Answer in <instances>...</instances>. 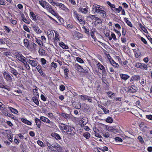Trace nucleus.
<instances>
[{
	"label": "nucleus",
	"mask_w": 152,
	"mask_h": 152,
	"mask_svg": "<svg viewBox=\"0 0 152 152\" xmlns=\"http://www.w3.org/2000/svg\"><path fill=\"white\" fill-rule=\"evenodd\" d=\"M119 75L121 79L124 80H126L130 77L128 75L124 74H121Z\"/></svg>",
	"instance_id": "nucleus-22"
},
{
	"label": "nucleus",
	"mask_w": 152,
	"mask_h": 152,
	"mask_svg": "<svg viewBox=\"0 0 152 152\" xmlns=\"http://www.w3.org/2000/svg\"><path fill=\"white\" fill-rule=\"evenodd\" d=\"M61 115L64 118L67 119L70 118V115L67 113H61Z\"/></svg>",
	"instance_id": "nucleus-35"
},
{
	"label": "nucleus",
	"mask_w": 152,
	"mask_h": 152,
	"mask_svg": "<svg viewBox=\"0 0 152 152\" xmlns=\"http://www.w3.org/2000/svg\"><path fill=\"white\" fill-rule=\"evenodd\" d=\"M94 131L95 132V136L96 137L101 138V136L99 134V130L97 129L96 128L94 129Z\"/></svg>",
	"instance_id": "nucleus-31"
},
{
	"label": "nucleus",
	"mask_w": 152,
	"mask_h": 152,
	"mask_svg": "<svg viewBox=\"0 0 152 152\" xmlns=\"http://www.w3.org/2000/svg\"><path fill=\"white\" fill-rule=\"evenodd\" d=\"M105 121L107 123H111L113 122V120L112 117L109 116L106 119Z\"/></svg>",
	"instance_id": "nucleus-45"
},
{
	"label": "nucleus",
	"mask_w": 152,
	"mask_h": 152,
	"mask_svg": "<svg viewBox=\"0 0 152 152\" xmlns=\"http://www.w3.org/2000/svg\"><path fill=\"white\" fill-rule=\"evenodd\" d=\"M94 152H105L103 150H102V148H94Z\"/></svg>",
	"instance_id": "nucleus-57"
},
{
	"label": "nucleus",
	"mask_w": 152,
	"mask_h": 152,
	"mask_svg": "<svg viewBox=\"0 0 152 152\" xmlns=\"http://www.w3.org/2000/svg\"><path fill=\"white\" fill-rule=\"evenodd\" d=\"M88 97V96L83 95H81L80 96V98L83 101H85L87 99V98Z\"/></svg>",
	"instance_id": "nucleus-58"
},
{
	"label": "nucleus",
	"mask_w": 152,
	"mask_h": 152,
	"mask_svg": "<svg viewBox=\"0 0 152 152\" xmlns=\"http://www.w3.org/2000/svg\"><path fill=\"white\" fill-rule=\"evenodd\" d=\"M91 36L92 38L94 39V40L95 41H96V40H97L96 39V38L94 35V31H92V30H91Z\"/></svg>",
	"instance_id": "nucleus-51"
},
{
	"label": "nucleus",
	"mask_w": 152,
	"mask_h": 152,
	"mask_svg": "<svg viewBox=\"0 0 152 152\" xmlns=\"http://www.w3.org/2000/svg\"><path fill=\"white\" fill-rule=\"evenodd\" d=\"M21 121L23 123L28 125H31L32 123L31 122L28 121L26 119L22 118L21 119Z\"/></svg>",
	"instance_id": "nucleus-28"
},
{
	"label": "nucleus",
	"mask_w": 152,
	"mask_h": 152,
	"mask_svg": "<svg viewBox=\"0 0 152 152\" xmlns=\"http://www.w3.org/2000/svg\"><path fill=\"white\" fill-rule=\"evenodd\" d=\"M23 29L27 32L30 33V29L25 24H24L23 26Z\"/></svg>",
	"instance_id": "nucleus-55"
},
{
	"label": "nucleus",
	"mask_w": 152,
	"mask_h": 152,
	"mask_svg": "<svg viewBox=\"0 0 152 152\" xmlns=\"http://www.w3.org/2000/svg\"><path fill=\"white\" fill-rule=\"evenodd\" d=\"M64 73L65 77L67 79L68 77V73L69 72V69L67 68H65L64 70Z\"/></svg>",
	"instance_id": "nucleus-40"
},
{
	"label": "nucleus",
	"mask_w": 152,
	"mask_h": 152,
	"mask_svg": "<svg viewBox=\"0 0 152 152\" xmlns=\"http://www.w3.org/2000/svg\"><path fill=\"white\" fill-rule=\"evenodd\" d=\"M22 20L24 23L28 24H29L30 23L31 20L29 18L26 19L24 16H22Z\"/></svg>",
	"instance_id": "nucleus-37"
},
{
	"label": "nucleus",
	"mask_w": 152,
	"mask_h": 152,
	"mask_svg": "<svg viewBox=\"0 0 152 152\" xmlns=\"http://www.w3.org/2000/svg\"><path fill=\"white\" fill-rule=\"evenodd\" d=\"M140 77L138 75H135L132 76L130 78V81L132 82L134 81H137L140 79Z\"/></svg>",
	"instance_id": "nucleus-24"
},
{
	"label": "nucleus",
	"mask_w": 152,
	"mask_h": 152,
	"mask_svg": "<svg viewBox=\"0 0 152 152\" xmlns=\"http://www.w3.org/2000/svg\"><path fill=\"white\" fill-rule=\"evenodd\" d=\"M10 132L11 131L9 130H3L1 131V133L2 135L3 136V137L5 138L7 137H9V134L10 133Z\"/></svg>",
	"instance_id": "nucleus-17"
},
{
	"label": "nucleus",
	"mask_w": 152,
	"mask_h": 152,
	"mask_svg": "<svg viewBox=\"0 0 152 152\" xmlns=\"http://www.w3.org/2000/svg\"><path fill=\"white\" fill-rule=\"evenodd\" d=\"M55 33V37L54 38L53 42L55 46H56L58 41H60L59 35L58 32L56 31H54Z\"/></svg>",
	"instance_id": "nucleus-11"
},
{
	"label": "nucleus",
	"mask_w": 152,
	"mask_h": 152,
	"mask_svg": "<svg viewBox=\"0 0 152 152\" xmlns=\"http://www.w3.org/2000/svg\"><path fill=\"white\" fill-rule=\"evenodd\" d=\"M106 93L108 96V97L110 99H112L114 96H115V94L110 91L107 92Z\"/></svg>",
	"instance_id": "nucleus-36"
},
{
	"label": "nucleus",
	"mask_w": 152,
	"mask_h": 152,
	"mask_svg": "<svg viewBox=\"0 0 152 152\" xmlns=\"http://www.w3.org/2000/svg\"><path fill=\"white\" fill-rule=\"evenodd\" d=\"M56 5L57 6H59L60 8H61L62 10L64 11H69V9L67 8L64 4L62 3H56Z\"/></svg>",
	"instance_id": "nucleus-16"
},
{
	"label": "nucleus",
	"mask_w": 152,
	"mask_h": 152,
	"mask_svg": "<svg viewBox=\"0 0 152 152\" xmlns=\"http://www.w3.org/2000/svg\"><path fill=\"white\" fill-rule=\"evenodd\" d=\"M124 20L127 25L131 27H133V25L131 22L128 20V18H124Z\"/></svg>",
	"instance_id": "nucleus-32"
},
{
	"label": "nucleus",
	"mask_w": 152,
	"mask_h": 152,
	"mask_svg": "<svg viewBox=\"0 0 152 152\" xmlns=\"http://www.w3.org/2000/svg\"><path fill=\"white\" fill-rule=\"evenodd\" d=\"M20 140L18 138V136H15L14 139V142L17 145H18L20 143Z\"/></svg>",
	"instance_id": "nucleus-54"
},
{
	"label": "nucleus",
	"mask_w": 152,
	"mask_h": 152,
	"mask_svg": "<svg viewBox=\"0 0 152 152\" xmlns=\"http://www.w3.org/2000/svg\"><path fill=\"white\" fill-rule=\"evenodd\" d=\"M102 133L103 136L106 138H111V135L108 132L103 131L102 132Z\"/></svg>",
	"instance_id": "nucleus-29"
},
{
	"label": "nucleus",
	"mask_w": 152,
	"mask_h": 152,
	"mask_svg": "<svg viewBox=\"0 0 152 152\" xmlns=\"http://www.w3.org/2000/svg\"><path fill=\"white\" fill-rule=\"evenodd\" d=\"M93 60L95 61L98 69V70L95 69L94 70V74L97 75L100 77L102 75L103 77L104 76H105L107 74L105 67L96 59H94Z\"/></svg>",
	"instance_id": "nucleus-2"
},
{
	"label": "nucleus",
	"mask_w": 152,
	"mask_h": 152,
	"mask_svg": "<svg viewBox=\"0 0 152 152\" xmlns=\"http://www.w3.org/2000/svg\"><path fill=\"white\" fill-rule=\"evenodd\" d=\"M32 45L34 49L35 50H37V49L39 48V46L37 45L36 44L34 43L33 42L32 43Z\"/></svg>",
	"instance_id": "nucleus-64"
},
{
	"label": "nucleus",
	"mask_w": 152,
	"mask_h": 152,
	"mask_svg": "<svg viewBox=\"0 0 152 152\" xmlns=\"http://www.w3.org/2000/svg\"><path fill=\"white\" fill-rule=\"evenodd\" d=\"M3 75L4 77L7 81L10 82H12V75L11 76L8 72L6 71L4 72Z\"/></svg>",
	"instance_id": "nucleus-8"
},
{
	"label": "nucleus",
	"mask_w": 152,
	"mask_h": 152,
	"mask_svg": "<svg viewBox=\"0 0 152 152\" xmlns=\"http://www.w3.org/2000/svg\"><path fill=\"white\" fill-rule=\"evenodd\" d=\"M33 102L37 106H38L39 104V101L37 99V97H33L32 98Z\"/></svg>",
	"instance_id": "nucleus-48"
},
{
	"label": "nucleus",
	"mask_w": 152,
	"mask_h": 152,
	"mask_svg": "<svg viewBox=\"0 0 152 152\" xmlns=\"http://www.w3.org/2000/svg\"><path fill=\"white\" fill-rule=\"evenodd\" d=\"M133 52L134 54V56L136 58H138L141 54V51L138 48L137 49H133Z\"/></svg>",
	"instance_id": "nucleus-13"
},
{
	"label": "nucleus",
	"mask_w": 152,
	"mask_h": 152,
	"mask_svg": "<svg viewBox=\"0 0 152 152\" xmlns=\"http://www.w3.org/2000/svg\"><path fill=\"white\" fill-rule=\"evenodd\" d=\"M16 57L20 61L22 62L24 64L26 69L28 70L30 69V68L29 65L27 63V60L26 58L23 56V55L20 53H18L16 55Z\"/></svg>",
	"instance_id": "nucleus-4"
},
{
	"label": "nucleus",
	"mask_w": 152,
	"mask_h": 152,
	"mask_svg": "<svg viewBox=\"0 0 152 152\" xmlns=\"http://www.w3.org/2000/svg\"><path fill=\"white\" fill-rule=\"evenodd\" d=\"M90 107L88 105L84 103L83 104V110L86 111H88L90 109Z\"/></svg>",
	"instance_id": "nucleus-42"
},
{
	"label": "nucleus",
	"mask_w": 152,
	"mask_h": 152,
	"mask_svg": "<svg viewBox=\"0 0 152 152\" xmlns=\"http://www.w3.org/2000/svg\"><path fill=\"white\" fill-rule=\"evenodd\" d=\"M82 28L84 29L85 33L88 35H90L89 29L88 27H86L84 26H83Z\"/></svg>",
	"instance_id": "nucleus-44"
},
{
	"label": "nucleus",
	"mask_w": 152,
	"mask_h": 152,
	"mask_svg": "<svg viewBox=\"0 0 152 152\" xmlns=\"http://www.w3.org/2000/svg\"><path fill=\"white\" fill-rule=\"evenodd\" d=\"M134 66L137 68H139L141 69L145 70H148L147 65L144 63L137 62L134 64Z\"/></svg>",
	"instance_id": "nucleus-6"
},
{
	"label": "nucleus",
	"mask_w": 152,
	"mask_h": 152,
	"mask_svg": "<svg viewBox=\"0 0 152 152\" xmlns=\"http://www.w3.org/2000/svg\"><path fill=\"white\" fill-rule=\"evenodd\" d=\"M109 61L110 64L114 67L118 68L119 67V64L113 59L110 58L109 59Z\"/></svg>",
	"instance_id": "nucleus-18"
},
{
	"label": "nucleus",
	"mask_w": 152,
	"mask_h": 152,
	"mask_svg": "<svg viewBox=\"0 0 152 152\" xmlns=\"http://www.w3.org/2000/svg\"><path fill=\"white\" fill-rule=\"evenodd\" d=\"M138 139L139 140V142L141 143H143L144 142V141L142 137L140 135L138 136Z\"/></svg>",
	"instance_id": "nucleus-63"
},
{
	"label": "nucleus",
	"mask_w": 152,
	"mask_h": 152,
	"mask_svg": "<svg viewBox=\"0 0 152 152\" xmlns=\"http://www.w3.org/2000/svg\"><path fill=\"white\" fill-rule=\"evenodd\" d=\"M92 11L94 14L99 15L102 18H105L107 16L106 9L103 6L94 4L92 6Z\"/></svg>",
	"instance_id": "nucleus-1"
},
{
	"label": "nucleus",
	"mask_w": 152,
	"mask_h": 152,
	"mask_svg": "<svg viewBox=\"0 0 152 152\" xmlns=\"http://www.w3.org/2000/svg\"><path fill=\"white\" fill-rule=\"evenodd\" d=\"M32 28L34 31L37 34H39L42 32L37 25H33Z\"/></svg>",
	"instance_id": "nucleus-14"
},
{
	"label": "nucleus",
	"mask_w": 152,
	"mask_h": 152,
	"mask_svg": "<svg viewBox=\"0 0 152 152\" xmlns=\"http://www.w3.org/2000/svg\"><path fill=\"white\" fill-rule=\"evenodd\" d=\"M34 121L38 128H40L41 126L42 122L41 120L37 118H36L34 119Z\"/></svg>",
	"instance_id": "nucleus-23"
},
{
	"label": "nucleus",
	"mask_w": 152,
	"mask_h": 152,
	"mask_svg": "<svg viewBox=\"0 0 152 152\" xmlns=\"http://www.w3.org/2000/svg\"><path fill=\"white\" fill-rule=\"evenodd\" d=\"M44 2L45 5V9H46L50 12L53 9L52 6L46 1H44Z\"/></svg>",
	"instance_id": "nucleus-19"
},
{
	"label": "nucleus",
	"mask_w": 152,
	"mask_h": 152,
	"mask_svg": "<svg viewBox=\"0 0 152 152\" xmlns=\"http://www.w3.org/2000/svg\"><path fill=\"white\" fill-rule=\"evenodd\" d=\"M107 3L110 7L113 12H114L117 14L120 13L121 12V10L122 9L121 6H119L118 7L117 6H116L115 4H111L109 1H107Z\"/></svg>",
	"instance_id": "nucleus-5"
},
{
	"label": "nucleus",
	"mask_w": 152,
	"mask_h": 152,
	"mask_svg": "<svg viewBox=\"0 0 152 152\" xmlns=\"http://www.w3.org/2000/svg\"><path fill=\"white\" fill-rule=\"evenodd\" d=\"M75 66L77 69V70L80 72H87L86 71V72H85L84 69L83 68L82 66L78 64H76Z\"/></svg>",
	"instance_id": "nucleus-20"
},
{
	"label": "nucleus",
	"mask_w": 152,
	"mask_h": 152,
	"mask_svg": "<svg viewBox=\"0 0 152 152\" xmlns=\"http://www.w3.org/2000/svg\"><path fill=\"white\" fill-rule=\"evenodd\" d=\"M29 40L27 39H24L23 40V43L24 44V45L26 48H28L29 45Z\"/></svg>",
	"instance_id": "nucleus-38"
},
{
	"label": "nucleus",
	"mask_w": 152,
	"mask_h": 152,
	"mask_svg": "<svg viewBox=\"0 0 152 152\" xmlns=\"http://www.w3.org/2000/svg\"><path fill=\"white\" fill-rule=\"evenodd\" d=\"M40 61L41 62V64L42 66L45 65L47 62L46 60L43 58H41V59Z\"/></svg>",
	"instance_id": "nucleus-62"
},
{
	"label": "nucleus",
	"mask_w": 152,
	"mask_h": 152,
	"mask_svg": "<svg viewBox=\"0 0 152 152\" xmlns=\"http://www.w3.org/2000/svg\"><path fill=\"white\" fill-rule=\"evenodd\" d=\"M137 87L134 84H131L127 88L128 92L131 93H134L137 91Z\"/></svg>",
	"instance_id": "nucleus-7"
},
{
	"label": "nucleus",
	"mask_w": 152,
	"mask_h": 152,
	"mask_svg": "<svg viewBox=\"0 0 152 152\" xmlns=\"http://www.w3.org/2000/svg\"><path fill=\"white\" fill-rule=\"evenodd\" d=\"M96 15H90L88 17V18L90 19H91L92 20H96L97 17H96Z\"/></svg>",
	"instance_id": "nucleus-52"
},
{
	"label": "nucleus",
	"mask_w": 152,
	"mask_h": 152,
	"mask_svg": "<svg viewBox=\"0 0 152 152\" xmlns=\"http://www.w3.org/2000/svg\"><path fill=\"white\" fill-rule=\"evenodd\" d=\"M1 110L2 113L4 115L7 116L9 113L8 112L7 108L5 107V106L4 105L2 106L1 105Z\"/></svg>",
	"instance_id": "nucleus-15"
},
{
	"label": "nucleus",
	"mask_w": 152,
	"mask_h": 152,
	"mask_svg": "<svg viewBox=\"0 0 152 152\" xmlns=\"http://www.w3.org/2000/svg\"><path fill=\"white\" fill-rule=\"evenodd\" d=\"M10 134H9V137H7L8 138L9 137V140L11 142H12L13 140V134L11 132H10Z\"/></svg>",
	"instance_id": "nucleus-60"
},
{
	"label": "nucleus",
	"mask_w": 152,
	"mask_h": 152,
	"mask_svg": "<svg viewBox=\"0 0 152 152\" xmlns=\"http://www.w3.org/2000/svg\"><path fill=\"white\" fill-rule=\"evenodd\" d=\"M88 7L83 8L81 7H80L78 9V11L83 13L86 14L88 12Z\"/></svg>",
	"instance_id": "nucleus-27"
},
{
	"label": "nucleus",
	"mask_w": 152,
	"mask_h": 152,
	"mask_svg": "<svg viewBox=\"0 0 152 152\" xmlns=\"http://www.w3.org/2000/svg\"><path fill=\"white\" fill-rule=\"evenodd\" d=\"M40 119L41 121L45 123L48 124V123H50V121L48 118L44 116H41L40 117Z\"/></svg>",
	"instance_id": "nucleus-25"
},
{
	"label": "nucleus",
	"mask_w": 152,
	"mask_h": 152,
	"mask_svg": "<svg viewBox=\"0 0 152 152\" xmlns=\"http://www.w3.org/2000/svg\"><path fill=\"white\" fill-rule=\"evenodd\" d=\"M1 88H5L8 91H10V87L8 86H4L1 84Z\"/></svg>",
	"instance_id": "nucleus-56"
},
{
	"label": "nucleus",
	"mask_w": 152,
	"mask_h": 152,
	"mask_svg": "<svg viewBox=\"0 0 152 152\" xmlns=\"http://www.w3.org/2000/svg\"><path fill=\"white\" fill-rule=\"evenodd\" d=\"M111 36L109 37L108 39L110 40H111L113 39L114 40L116 41L117 39L116 38V36L114 33L111 32Z\"/></svg>",
	"instance_id": "nucleus-33"
},
{
	"label": "nucleus",
	"mask_w": 152,
	"mask_h": 152,
	"mask_svg": "<svg viewBox=\"0 0 152 152\" xmlns=\"http://www.w3.org/2000/svg\"><path fill=\"white\" fill-rule=\"evenodd\" d=\"M107 130L110 131L114 133L118 132V129L115 126H109L107 128Z\"/></svg>",
	"instance_id": "nucleus-12"
},
{
	"label": "nucleus",
	"mask_w": 152,
	"mask_h": 152,
	"mask_svg": "<svg viewBox=\"0 0 152 152\" xmlns=\"http://www.w3.org/2000/svg\"><path fill=\"white\" fill-rule=\"evenodd\" d=\"M59 45L64 49H68V46L65 45L64 43L63 42H61L59 43Z\"/></svg>",
	"instance_id": "nucleus-39"
},
{
	"label": "nucleus",
	"mask_w": 152,
	"mask_h": 152,
	"mask_svg": "<svg viewBox=\"0 0 152 152\" xmlns=\"http://www.w3.org/2000/svg\"><path fill=\"white\" fill-rule=\"evenodd\" d=\"M75 36L78 39L82 38L83 37V34L78 32H76L75 33Z\"/></svg>",
	"instance_id": "nucleus-41"
},
{
	"label": "nucleus",
	"mask_w": 152,
	"mask_h": 152,
	"mask_svg": "<svg viewBox=\"0 0 152 152\" xmlns=\"http://www.w3.org/2000/svg\"><path fill=\"white\" fill-rule=\"evenodd\" d=\"M4 30H5V31L7 33H9L11 31V29H10L7 26H4L3 27Z\"/></svg>",
	"instance_id": "nucleus-46"
},
{
	"label": "nucleus",
	"mask_w": 152,
	"mask_h": 152,
	"mask_svg": "<svg viewBox=\"0 0 152 152\" xmlns=\"http://www.w3.org/2000/svg\"><path fill=\"white\" fill-rule=\"evenodd\" d=\"M51 136L54 137L56 140H61V138L60 135L56 133H53L51 134Z\"/></svg>",
	"instance_id": "nucleus-26"
},
{
	"label": "nucleus",
	"mask_w": 152,
	"mask_h": 152,
	"mask_svg": "<svg viewBox=\"0 0 152 152\" xmlns=\"http://www.w3.org/2000/svg\"><path fill=\"white\" fill-rule=\"evenodd\" d=\"M95 23H96V24H101L102 23V21L101 19L98 17H97L96 19Z\"/></svg>",
	"instance_id": "nucleus-53"
},
{
	"label": "nucleus",
	"mask_w": 152,
	"mask_h": 152,
	"mask_svg": "<svg viewBox=\"0 0 152 152\" xmlns=\"http://www.w3.org/2000/svg\"><path fill=\"white\" fill-rule=\"evenodd\" d=\"M8 108L10 111L13 113L17 114L18 113V110L15 108L10 107H9Z\"/></svg>",
	"instance_id": "nucleus-34"
},
{
	"label": "nucleus",
	"mask_w": 152,
	"mask_h": 152,
	"mask_svg": "<svg viewBox=\"0 0 152 152\" xmlns=\"http://www.w3.org/2000/svg\"><path fill=\"white\" fill-rule=\"evenodd\" d=\"M50 13H51L54 16L56 17V18L59 15L57 13H56L55 11H54L53 9L51 10Z\"/></svg>",
	"instance_id": "nucleus-59"
},
{
	"label": "nucleus",
	"mask_w": 152,
	"mask_h": 152,
	"mask_svg": "<svg viewBox=\"0 0 152 152\" xmlns=\"http://www.w3.org/2000/svg\"><path fill=\"white\" fill-rule=\"evenodd\" d=\"M29 16L30 18L34 22H36L37 20V17L34 13L33 12L31 11L30 12Z\"/></svg>",
	"instance_id": "nucleus-21"
},
{
	"label": "nucleus",
	"mask_w": 152,
	"mask_h": 152,
	"mask_svg": "<svg viewBox=\"0 0 152 152\" xmlns=\"http://www.w3.org/2000/svg\"><path fill=\"white\" fill-rule=\"evenodd\" d=\"M38 52L40 55L44 56H45L46 54L45 51L43 49L39 48Z\"/></svg>",
	"instance_id": "nucleus-30"
},
{
	"label": "nucleus",
	"mask_w": 152,
	"mask_h": 152,
	"mask_svg": "<svg viewBox=\"0 0 152 152\" xmlns=\"http://www.w3.org/2000/svg\"><path fill=\"white\" fill-rule=\"evenodd\" d=\"M104 89L106 90H108L109 89V84L108 82H106L105 84L102 85Z\"/></svg>",
	"instance_id": "nucleus-43"
},
{
	"label": "nucleus",
	"mask_w": 152,
	"mask_h": 152,
	"mask_svg": "<svg viewBox=\"0 0 152 152\" xmlns=\"http://www.w3.org/2000/svg\"><path fill=\"white\" fill-rule=\"evenodd\" d=\"M73 16L74 18L77 19H78L79 18V16L80 15L76 11H73Z\"/></svg>",
	"instance_id": "nucleus-50"
},
{
	"label": "nucleus",
	"mask_w": 152,
	"mask_h": 152,
	"mask_svg": "<svg viewBox=\"0 0 152 152\" xmlns=\"http://www.w3.org/2000/svg\"><path fill=\"white\" fill-rule=\"evenodd\" d=\"M83 136L86 139H88L90 138L91 136V135L89 132H86L83 134Z\"/></svg>",
	"instance_id": "nucleus-49"
},
{
	"label": "nucleus",
	"mask_w": 152,
	"mask_h": 152,
	"mask_svg": "<svg viewBox=\"0 0 152 152\" xmlns=\"http://www.w3.org/2000/svg\"><path fill=\"white\" fill-rule=\"evenodd\" d=\"M36 41L37 43L38 44L40 47H42L43 46V42L40 39L37 38H36Z\"/></svg>",
	"instance_id": "nucleus-47"
},
{
	"label": "nucleus",
	"mask_w": 152,
	"mask_h": 152,
	"mask_svg": "<svg viewBox=\"0 0 152 152\" xmlns=\"http://www.w3.org/2000/svg\"><path fill=\"white\" fill-rule=\"evenodd\" d=\"M31 59H27L26 60L28 62L32 67H35L37 66L38 64L37 61L34 58L31 57Z\"/></svg>",
	"instance_id": "nucleus-9"
},
{
	"label": "nucleus",
	"mask_w": 152,
	"mask_h": 152,
	"mask_svg": "<svg viewBox=\"0 0 152 152\" xmlns=\"http://www.w3.org/2000/svg\"><path fill=\"white\" fill-rule=\"evenodd\" d=\"M37 143L39 145L42 147H44L45 146L43 143L40 140H38L37 141Z\"/></svg>",
	"instance_id": "nucleus-61"
},
{
	"label": "nucleus",
	"mask_w": 152,
	"mask_h": 152,
	"mask_svg": "<svg viewBox=\"0 0 152 152\" xmlns=\"http://www.w3.org/2000/svg\"><path fill=\"white\" fill-rule=\"evenodd\" d=\"M59 127L61 130H65L67 134L71 136L74 135L75 134V129L73 127L65 124L60 123L59 124Z\"/></svg>",
	"instance_id": "nucleus-3"
},
{
	"label": "nucleus",
	"mask_w": 152,
	"mask_h": 152,
	"mask_svg": "<svg viewBox=\"0 0 152 152\" xmlns=\"http://www.w3.org/2000/svg\"><path fill=\"white\" fill-rule=\"evenodd\" d=\"M9 68L10 72L15 76L16 77L18 78L19 76V75H20V74L18 73L17 70L10 66Z\"/></svg>",
	"instance_id": "nucleus-10"
}]
</instances>
